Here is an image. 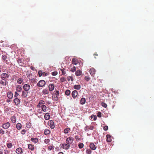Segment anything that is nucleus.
I'll return each instance as SVG.
<instances>
[{
  "label": "nucleus",
  "instance_id": "15",
  "mask_svg": "<svg viewBox=\"0 0 154 154\" xmlns=\"http://www.w3.org/2000/svg\"><path fill=\"white\" fill-rule=\"evenodd\" d=\"M41 107L42 110L44 112H47L48 110V108L45 105H42Z\"/></svg>",
  "mask_w": 154,
  "mask_h": 154
},
{
  "label": "nucleus",
  "instance_id": "11",
  "mask_svg": "<svg viewBox=\"0 0 154 154\" xmlns=\"http://www.w3.org/2000/svg\"><path fill=\"white\" fill-rule=\"evenodd\" d=\"M95 72L96 70L93 68H91L90 70V73L91 75L93 77H94Z\"/></svg>",
  "mask_w": 154,
  "mask_h": 154
},
{
  "label": "nucleus",
  "instance_id": "64",
  "mask_svg": "<svg viewBox=\"0 0 154 154\" xmlns=\"http://www.w3.org/2000/svg\"><path fill=\"white\" fill-rule=\"evenodd\" d=\"M0 154H3V150L2 149H0Z\"/></svg>",
  "mask_w": 154,
  "mask_h": 154
},
{
  "label": "nucleus",
  "instance_id": "47",
  "mask_svg": "<svg viewBox=\"0 0 154 154\" xmlns=\"http://www.w3.org/2000/svg\"><path fill=\"white\" fill-rule=\"evenodd\" d=\"M102 106L105 108H106L107 106V105L104 102H102L101 103Z\"/></svg>",
  "mask_w": 154,
  "mask_h": 154
},
{
  "label": "nucleus",
  "instance_id": "28",
  "mask_svg": "<svg viewBox=\"0 0 154 154\" xmlns=\"http://www.w3.org/2000/svg\"><path fill=\"white\" fill-rule=\"evenodd\" d=\"M16 127L17 129L20 130L21 128L22 125L20 123H18L16 125Z\"/></svg>",
  "mask_w": 154,
  "mask_h": 154
},
{
  "label": "nucleus",
  "instance_id": "32",
  "mask_svg": "<svg viewBox=\"0 0 154 154\" xmlns=\"http://www.w3.org/2000/svg\"><path fill=\"white\" fill-rule=\"evenodd\" d=\"M11 119L13 123H14L16 122V118L15 117L12 116Z\"/></svg>",
  "mask_w": 154,
  "mask_h": 154
},
{
  "label": "nucleus",
  "instance_id": "24",
  "mask_svg": "<svg viewBox=\"0 0 154 154\" xmlns=\"http://www.w3.org/2000/svg\"><path fill=\"white\" fill-rule=\"evenodd\" d=\"M90 147L93 150H95L96 149V147L93 143H91L90 145Z\"/></svg>",
  "mask_w": 154,
  "mask_h": 154
},
{
  "label": "nucleus",
  "instance_id": "27",
  "mask_svg": "<svg viewBox=\"0 0 154 154\" xmlns=\"http://www.w3.org/2000/svg\"><path fill=\"white\" fill-rule=\"evenodd\" d=\"M86 101V100L85 98H82L80 100V103L81 104H84Z\"/></svg>",
  "mask_w": 154,
  "mask_h": 154
},
{
  "label": "nucleus",
  "instance_id": "7",
  "mask_svg": "<svg viewBox=\"0 0 154 154\" xmlns=\"http://www.w3.org/2000/svg\"><path fill=\"white\" fill-rule=\"evenodd\" d=\"M48 125L50 126L51 129H53L54 128L55 125L53 121H49L48 122Z\"/></svg>",
  "mask_w": 154,
  "mask_h": 154
},
{
  "label": "nucleus",
  "instance_id": "16",
  "mask_svg": "<svg viewBox=\"0 0 154 154\" xmlns=\"http://www.w3.org/2000/svg\"><path fill=\"white\" fill-rule=\"evenodd\" d=\"M54 85L53 84H51L49 85L48 88L49 90L50 91H53L54 89Z\"/></svg>",
  "mask_w": 154,
  "mask_h": 154
},
{
  "label": "nucleus",
  "instance_id": "50",
  "mask_svg": "<svg viewBox=\"0 0 154 154\" xmlns=\"http://www.w3.org/2000/svg\"><path fill=\"white\" fill-rule=\"evenodd\" d=\"M43 72L41 70H39L38 72V74L39 77H41L42 76Z\"/></svg>",
  "mask_w": 154,
  "mask_h": 154
},
{
  "label": "nucleus",
  "instance_id": "62",
  "mask_svg": "<svg viewBox=\"0 0 154 154\" xmlns=\"http://www.w3.org/2000/svg\"><path fill=\"white\" fill-rule=\"evenodd\" d=\"M84 129H85V131H88L89 130L88 125H87L85 127V128Z\"/></svg>",
  "mask_w": 154,
  "mask_h": 154
},
{
  "label": "nucleus",
  "instance_id": "37",
  "mask_svg": "<svg viewBox=\"0 0 154 154\" xmlns=\"http://www.w3.org/2000/svg\"><path fill=\"white\" fill-rule=\"evenodd\" d=\"M5 133V131L2 128H0V134L1 135H3Z\"/></svg>",
  "mask_w": 154,
  "mask_h": 154
},
{
  "label": "nucleus",
  "instance_id": "48",
  "mask_svg": "<svg viewBox=\"0 0 154 154\" xmlns=\"http://www.w3.org/2000/svg\"><path fill=\"white\" fill-rule=\"evenodd\" d=\"M79 147V148L81 149L84 146V144L83 143H80L78 145Z\"/></svg>",
  "mask_w": 154,
  "mask_h": 154
},
{
  "label": "nucleus",
  "instance_id": "8",
  "mask_svg": "<svg viewBox=\"0 0 154 154\" xmlns=\"http://www.w3.org/2000/svg\"><path fill=\"white\" fill-rule=\"evenodd\" d=\"M28 92L23 90L22 91L21 96L23 98H26L27 96Z\"/></svg>",
  "mask_w": 154,
  "mask_h": 154
},
{
  "label": "nucleus",
  "instance_id": "22",
  "mask_svg": "<svg viewBox=\"0 0 154 154\" xmlns=\"http://www.w3.org/2000/svg\"><path fill=\"white\" fill-rule=\"evenodd\" d=\"M44 117L45 120H49L50 118L49 113L47 112L45 113V115Z\"/></svg>",
  "mask_w": 154,
  "mask_h": 154
},
{
  "label": "nucleus",
  "instance_id": "35",
  "mask_svg": "<svg viewBox=\"0 0 154 154\" xmlns=\"http://www.w3.org/2000/svg\"><path fill=\"white\" fill-rule=\"evenodd\" d=\"M30 81L33 83L35 84L37 82L36 79L33 78H31Z\"/></svg>",
  "mask_w": 154,
  "mask_h": 154
},
{
  "label": "nucleus",
  "instance_id": "19",
  "mask_svg": "<svg viewBox=\"0 0 154 154\" xmlns=\"http://www.w3.org/2000/svg\"><path fill=\"white\" fill-rule=\"evenodd\" d=\"M28 147L29 149L32 151H34L35 149L34 145L31 144H29L28 145Z\"/></svg>",
  "mask_w": 154,
  "mask_h": 154
},
{
  "label": "nucleus",
  "instance_id": "3",
  "mask_svg": "<svg viewBox=\"0 0 154 154\" xmlns=\"http://www.w3.org/2000/svg\"><path fill=\"white\" fill-rule=\"evenodd\" d=\"M46 83L44 80H40L37 84V86L40 87H43L45 85Z\"/></svg>",
  "mask_w": 154,
  "mask_h": 154
},
{
  "label": "nucleus",
  "instance_id": "43",
  "mask_svg": "<svg viewBox=\"0 0 154 154\" xmlns=\"http://www.w3.org/2000/svg\"><path fill=\"white\" fill-rule=\"evenodd\" d=\"M54 147L50 145L48 146V149L49 150H51L54 149Z\"/></svg>",
  "mask_w": 154,
  "mask_h": 154
},
{
  "label": "nucleus",
  "instance_id": "1",
  "mask_svg": "<svg viewBox=\"0 0 154 154\" xmlns=\"http://www.w3.org/2000/svg\"><path fill=\"white\" fill-rule=\"evenodd\" d=\"M59 96V91H55L53 93V96L52 97V99L54 101H57Z\"/></svg>",
  "mask_w": 154,
  "mask_h": 154
},
{
  "label": "nucleus",
  "instance_id": "44",
  "mask_svg": "<svg viewBox=\"0 0 154 154\" xmlns=\"http://www.w3.org/2000/svg\"><path fill=\"white\" fill-rule=\"evenodd\" d=\"M7 56L5 55H3L2 56V58L3 60H5L7 58Z\"/></svg>",
  "mask_w": 154,
  "mask_h": 154
},
{
  "label": "nucleus",
  "instance_id": "29",
  "mask_svg": "<svg viewBox=\"0 0 154 154\" xmlns=\"http://www.w3.org/2000/svg\"><path fill=\"white\" fill-rule=\"evenodd\" d=\"M70 130V128H67L64 130L63 132L65 134H67L69 132Z\"/></svg>",
  "mask_w": 154,
  "mask_h": 154
},
{
  "label": "nucleus",
  "instance_id": "59",
  "mask_svg": "<svg viewBox=\"0 0 154 154\" xmlns=\"http://www.w3.org/2000/svg\"><path fill=\"white\" fill-rule=\"evenodd\" d=\"M45 103V102L42 100H40L39 102V104H44Z\"/></svg>",
  "mask_w": 154,
  "mask_h": 154
},
{
  "label": "nucleus",
  "instance_id": "2",
  "mask_svg": "<svg viewBox=\"0 0 154 154\" xmlns=\"http://www.w3.org/2000/svg\"><path fill=\"white\" fill-rule=\"evenodd\" d=\"M74 140V138L72 137H70L66 139V143L70 145L72 144Z\"/></svg>",
  "mask_w": 154,
  "mask_h": 154
},
{
  "label": "nucleus",
  "instance_id": "17",
  "mask_svg": "<svg viewBox=\"0 0 154 154\" xmlns=\"http://www.w3.org/2000/svg\"><path fill=\"white\" fill-rule=\"evenodd\" d=\"M22 87L20 86V85H17L16 86V90L17 92H20L22 91Z\"/></svg>",
  "mask_w": 154,
  "mask_h": 154
},
{
  "label": "nucleus",
  "instance_id": "39",
  "mask_svg": "<svg viewBox=\"0 0 154 154\" xmlns=\"http://www.w3.org/2000/svg\"><path fill=\"white\" fill-rule=\"evenodd\" d=\"M70 91L69 90H67L65 92V94L66 95L68 96L70 95Z\"/></svg>",
  "mask_w": 154,
  "mask_h": 154
},
{
  "label": "nucleus",
  "instance_id": "57",
  "mask_svg": "<svg viewBox=\"0 0 154 154\" xmlns=\"http://www.w3.org/2000/svg\"><path fill=\"white\" fill-rule=\"evenodd\" d=\"M108 126H107V125L105 126L103 128V130H105V131H106L108 129Z\"/></svg>",
  "mask_w": 154,
  "mask_h": 154
},
{
  "label": "nucleus",
  "instance_id": "41",
  "mask_svg": "<svg viewBox=\"0 0 154 154\" xmlns=\"http://www.w3.org/2000/svg\"><path fill=\"white\" fill-rule=\"evenodd\" d=\"M91 152L92 151L90 149H87L86 150V153L87 154H91Z\"/></svg>",
  "mask_w": 154,
  "mask_h": 154
},
{
  "label": "nucleus",
  "instance_id": "25",
  "mask_svg": "<svg viewBox=\"0 0 154 154\" xmlns=\"http://www.w3.org/2000/svg\"><path fill=\"white\" fill-rule=\"evenodd\" d=\"M42 93L44 95H46L48 94L49 93V91L48 90L45 89H43V90L42 91Z\"/></svg>",
  "mask_w": 154,
  "mask_h": 154
},
{
  "label": "nucleus",
  "instance_id": "38",
  "mask_svg": "<svg viewBox=\"0 0 154 154\" xmlns=\"http://www.w3.org/2000/svg\"><path fill=\"white\" fill-rule=\"evenodd\" d=\"M67 80L68 81H69L70 80H71V81L72 82V81H73V80L72 77L70 76H69L67 77Z\"/></svg>",
  "mask_w": 154,
  "mask_h": 154
},
{
  "label": "nucleus",
  "instance_id": "12",
  "mask_svg": "<svg viewBox=\"0 0 154 154\" xmlns=\"http://www.w3.org/2000/svg\"><path fill=\"white\" fill-rule=\"evenodd\" d=\"M16 152L18 154H22L23 152V149L20 147L17 148L16 150Z\"/></svg>",
  "mask_w": 154,
  "mask_h": 154
},
{
  "label": "nucleus",
  "instance_id": "33",
  "mask_svg": "<svg viewBox=\"0 0 154 154\" xmlns=\"http://www.w3.org/2000/svg\"><path fill=\"white\" fill-rule=\"evenodd\" d=\"M23 82V79L21 78H19L17 80V83L19 84H21Z\"/></svg>",
  "mask_w": 154,
  "mask_h": 154
},
{
  "label": "nucleus",
  "instance_id": "9",
  "mask_svg": "<svg viewBox=\"0 0 154 154\" xmlns=\"http://www.w3.org/2000/svg\"><path fill=\"white\" fill-rule=\"evenodd\" d=\"M0 76L1 79H6L9 77V76L8 74L6 73H3Z\"/></svg>",
  "mask_w": 154,
  "mask_h": 154
},
{
  "label": "nucleus",
  "instance_id": "14",
  "mask_svg": "<svg viewBox=\"0 0 154 154\" xmlns=\"http://www.w3.org/2000/svg\"><path fill=\"white\" fill-rule=\"evenodd\" d=\"M18 131L16 129H14L13 132V136H14V137H17L18 136Z\"/></svg>",
  "mask_w": 154,
  "mask_h": 154
},
{
  "label": "nucleus",
  "instance_id": "52",
  "mask_svg": "<svg viewBox=\"0 0 154 154\" xmlns=\"http://www.w3.org/2000/svg\"><path fill=\"white\" fill-rule=\"evenodd\" d=\"M17 62H18V63L21 64H22V60L20 58H18V59H17Z\"/></svg>",
  "mask_w": 154,
  "mask_h": 154
},
{
  "label": "nucleus",
  "instance_id": "34",
  "mask_svg": "<svg viewBox=\"0 0 154 154\" xmlns=\"http://www.w3.org/2000/svg\"><path fill=\"white\" fill-rule=\"evenodd\" d=\"M50 131L48 129H46L45 130L44 133L46 135H48L50 134Z\"/></svg>",
  "mask_w": 154,
  "mask_h": 154
},
{
  "label": "nucleus",
  "instance_id": "13",
  "mask_svg": "<svg viewBox=\"0 0 154 154\" xmlns=\"http://www.w3.org/2000/svg\"><path fill=\"white\" fill-rule=\"evenodd\" d=\"M78 93L76 90L73 91L72 93V95L73 98H75L77 96Z\"/></svg>",
  "mask_w": 154,
  "mask_h": 154
},
{
  "label": "nucleus",
  "instance_id": "23",
  "mask_svg": "<svg viewBox=\"0 0 154 154\" xmlns=\"http://www.w3.org/2000/svg\"><path fill=\"white\" fill-rule=\"evenodd\" d=\"M31 140L34 143H36L38 142V140L37 138H32L31 139Z\"/></svg>",
  "mask_w": 154,
  "mask_h": 154
},
{
  "label": "nucleus",
  "instance_id": "49",
  "mask_svg": "<svg viewBox=\"0 0 154 154\" xmlns=\"http://www.w3.org/2000/svg\"><path fill=\"white\" fill-rule=\"evenodd\" d=\"M70 71L72 72H74L76 71V67L75 66H74L72 68H71Z\"/></svg>",
  "mask_w": 154,
  "mask_h": 154
},
{
  "label": "nucleus",
  "instance_id": "30",
  "mask_svg": "<svg viewBox=\"0 0 154 154\" xmlns=\"http://www.w3.org/2000/svg\"><path fill=\"white\" fill-rule=\"evenodd\" d=\"M73 88L74 89L79 90L81 88V86L80 85H74Z\"/></svg>",
  "mask_w": 154,
  "mask_h": 154
},
{
  "label": "nucleus",
  "instance_id": "10",
  "mask_svg": "<svg viewBox=\"0 0 154 154\" xmlns=\"http://www.w3.org/2000/svg\"><path fill=\"white\" fill-rule=\"evenodd\" d=\"M62 147L63 149L68 150L69 148L70 145L66 143H64L62 144Z\"/></svg>",
  "mask_w": 154,
  "mask_h": 154
},
{
  "label": "nucleus",
  "instance_id": "4",
  "mask_svg": "<svg viewBox=\"0 0 154 154\" xmlns=\"http://www.w3.org/2000/svg\"><path fill=\"white\" fill-rule=\"evenodd\" d=\"M11 125V124L9 122H7L5 123H3L2 124V128L5 129H8Z\"/></svg>",
  "mask_w": 154,
  "mask_h": 154
},
{
  "label": "nucleus",
  "instance_id": "26",
  "mask_svg": "<svg viewBox=\"0 0 154 154\" xmlns=\"http://www.w3.org/2000/svg\"><path fill=\"white\" fill-rule=\"evenodd\" d=\"M82 73V72L80 70H77L75 72V75L77 76L80 75Z\"/></svg>",
  "mask_w": 154,
  "mask_h": 154
},
{
  "label": "nucleus",
  "instance_id": "55",
  "mask_svg": "<svg viewBox=\"0 0 154 154\" xmlns=\"http://www.w3.org/2000/svg\"><path fill=\"white\" fill-rule=\"evenodd\" d=\"M51 74L53 76H55L57 75V71H54Z\"/></svg>",
  "mask_w": 154,
  "mask_h": 154
},
{
  "label": "nucleus",
  "instance_id": "63",
  "mask_svg": "<svg viewBox=\"0 0 154 154\" xmlns=\"http://www.w3.org/2000/svg\"><path fill=\"white\" fill-rule=\"evenodd\" d=\"M48 74L46 72H43L42 76H46Z\"/></svg>",
  "mask_w": 154,
  "mask_h": 154
},
{
  "label": "nucleus",
  "instance_id": "56",
  "mask_svg": "<svg viewBox=\"0 0 154 154\" xmlns=\"http://www.w3.org/2000/svg\"><path fill=\"white\" fill-rule=\"evenodd\" d=\"M97 116L98 117H101V113L100 112H98L97 113Z\"/></svg>",
  "mask_w": 154,
  "mask_h": 154
},
{
  "label": "nucleus",
  "instance_id": "51",
  "mask_svg": "<svg viewBox=\"0 0 154 154\" xmlns=\"http://www.w3.org/2000/svg\"><path fill=\"white\" fill-rule=\"evenodd\" d=\"M50 142V140L48 139H46L44 140V142L46 144Z\"/></svg>",
  "mask_w": 154,
  "mask_h": 154
},
{
  "label": "nucleus",
  "instance_id": "46",
  "mask_svg": "<svg viewBox=\"0 0 154 154\" xmlns=\"http://www.w3.org/2000/svg\"><path fill=\"white\" fill-rule=\"evenodd\" d=\"M88 128L89 130H93L94 128V127L93 126L89 125L88 126Z\"/></svg>",
  "mask_w": 154,
  "mask_h": 154
},
{
  "label": "nucleus",
  "instance_id": "58",
  "mask_svg": "<svg viewBox=\"0 0 154 154\" xmlns=\"http://www.w3.org/2000/svg\"><path fill=\"white\" fill-rule=\"evenodd\" d=\"M26 132V131L25 129H23L21 131V133L22 134H25Z\"/></svg>",
  "mask_w": 154,
  "mask_h": 154
},
{
  "label": "nucleus",
  "instance_id": "40",
  "mask_svg": "<svg viewBox=\"0 0 154 154\" xmlns=\"http://www.w3.org/2000/svg\"><path fill=\"white\" fill-rule=\"evenodd\" d=\"M7 146L9 148H11L12 146V144L11 143H8L7 144Z\"/></svg>",
  "mask_w": 154,
  "mask_h": 154
},
{
  "label": "nucleus",
  "instance_id": "36",
  "mask_svg": "<svg viewBox=\"0 0 154 154\" xmlns=\"http://www.w3.org/2000/svg\"><path fill=\"white\" fill-rule=\"evenodd\" d=\"M91 119L93 118V120L95 121L97 119V117L95 115H92L90 116Z\"/></svg>",
  "mask_w": 154,
  "mask_h": 154
},
{
  "label": "nucleus",
  "instance_id": "45",
  "mask_svg": "<svg viewBox=\"0 0 154 154\" xmlns=\"http://www.w3.org/2000/svg\"><path fill=\"white\" fill-rule=\"evenodd\" d=\"M85 79L87 81H88L90 79V78L88 76H85Z\"/></svg>",
  "mask_w": 154,
  "mask_h": 154
},
{
  "label": "nucleus",
  "instance_id": "31",
  "mask_svg": "<svg viewBox=\"0 0 154 154\" xmlns=\"http://www.w3.org/2000/svg\"><path fill=\"white\" fill-rule=\"evenodd\" d=\"M72 63L73 64L76 65L78 64V61L75 59L73 58L72 60Z\"/></svg>",
  "mask_w": 154,
  "mask_h": 154
},
{
  "label": "nucleus",
  "instance_id": "53",
  "mask_svg": "<svg viewBox=\"0 0 154 154\" xmlns=\"http://www.w3.org/2000/svg\"><path fill=\"white\" fill-rule=\"evenodd\" d=\"M42 109H39L37 110V112L40 114L42 113Z\"/></svg>",
  "mask_w": 154,
  "mask_h": 154
},
{
  "label": "nucleus",
  "instance_id": "21",
  "mask_svg": "<svg viewBox=\"0 0 154 154\" xmlns=\"http://www.w3.org/2000/svg\"><path fill=\"white\" fill-rule=\"evenodd\" d=\"M7 96L9 99H11L13 97V93L11 91H9L7 94Z\"/></svg>",
  "mask_w": 154,
  "mask_h": 154
},
{
  "label": "nucleus",
  "instance_id": "61",
  "mask_svg": "<svg viewBox=\"0 0 154 154\" xmlns=\"http://www.w3.org/2000/svg\"><path fill=\"white\" fill-rule=\"evenodd\" d=\"M19 94L16 91L15 92V95H14V97H17V96L19 95Z\"/></svg>",
  "mask_w": 154,
  "mask_h": 154
},
{
  "label": "nucleus",
  "instance_id": "18",
  "mask_svg": "<svg viewBox=\"0 0 154 154\" xmlns=\"http://www.w3.org/2000/svg\"><path fill=\"white\" fill-rule=\"evenodd\" d=\"M14 101L16 105H18L20 103V99L17 98L14 99Z\"/></svg>",
  "mask_w": 154,
  "mask_h": 154
},
{
  "label": "nucleus",
  "instance_id": "54",
  "mask_svg": "<svg viewBox=\"0 0 154 154\" xmlns=\"http://www.w3.org/2000/svg\"><path fill=\"white\" fill-rule=\"evenodd\" d=\"M60 70L62 72V75H64L66 73V72L64 71V69H60Z\"/></svg>",
  "mask_w": 154,
  "mask_h": 154
},
{
  "label": "nucleus",
  "instance_id": "42",
  "mask_svg": "<svg viewBox=\"0 0 154 154\" xmlns=\"http://www.w3.org/2000/svg\"><path fill=\"white\" fill-rule=\"evenodd\" d=\"M60 81L62 82H65L66 81V78L64 77H62L60 79Z\"/></svg>",
  "mask_w": 154,
  "mask_h": 154
},
{
  "label": "nucleus",
  "instance_id": "20",
  "mask_svg": "<svg viewBox=\"0 0 154 154\" xmlns=\"http://www.w3.org/2000/svg\"><path fill=\"white\" fill-rule=\"evenodd\" d=\"M106 141L108 142H110L112 141L111 137L109 134L106 135Z\"/></svg>",
  "mask_w": 154,
  "mask_h": 154
},
{
  "label": "nucleus",
  "instance_id": "60",
  "mask_svg": "<svg viewBox=\"0 0 154 154\" xmlns=\"http://www.w3.org/2000/svg\"><path fill=\"white\" fill-rule=\"evenodd\" d=\"M4 152L5 154H8L9 151L7 149H5L4 150Z\"/></svg>",
  "mask_w": 154,
  "mask_h": 154
},
{
  "label": "nucleus",
  "instance_id": "5",
  "mask_svg": "<svg viewBox=\"0 0 154 154\" xmlns=\"http://www.w3.org/2000/svg\"><path fill=\"white\" fill-rule=\"evenodd\" d=\"M30 86L29 85L25 84L23 86V89L24 90L28 92L30 89Z\"/></svg>",
  "mask_w": 154,
  "mask_h": 154
},
{
  "label": "nucleus",
  "instance_id": "6",
  "mask_svg": "<svg viewBox=\"0 0 154 154\" xmlns=\"http://www.w3.org/2000/svg\"><path fill=\"white\" fill-rule=\"evenodd\" d=\"M2 80L0 82V84L3 86H5L8 84V81L6 79H1Z\"/></svg>",
  "mask_w": 154,
  "mask_h": 154
}]
</instances>
